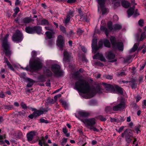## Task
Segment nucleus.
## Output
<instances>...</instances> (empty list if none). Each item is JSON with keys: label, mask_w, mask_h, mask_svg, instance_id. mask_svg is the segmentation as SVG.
Masks as SVG:
<instances>
[{"label": "nucleus", "mask_w": 146, "mask_h": 146, "mask_svg": "<svg viewBox=\"0 0 146 146\" xmlns=\"http://www.w3.org/2000/svg\"><path fill=\"white\" fill-rule=\"evenodd\" d=\"M82 68H80L79 71L74 72L72 74V78L78 81L75 84V89L78 92L79 95L82 97V76L80 75L82 72Z\"/></svg>", "instance_id": "f257e3e1"}, {"label": "nucleus", "mask_w": 146, "mask_h": 146, "mask_svg": "<svg viewBox=\"0 0 146 146\" xmlns=\"http://www.w3.org/2000/svg\"><path fill=\"white\" fill-rule=\"evenodd\" d=\"M9 35L7 34L5 37L1 39V47L3 52L6 56L10 58L12 54L11 50V44L8 41Z\"/></svg>", "instance_id": "f03ea898"}, {"label": "nucleus", "mask_w": 146, "mask_h": 146, "mask_svg": "<svg viewBox=\"0 0 146 146\" xmlns=\"http://www.w3.org/2000/svg\"><path fill=\"white\" fill-rule=\"evenodd\" d=\"M92 86H90L88 82L84 83L83 78V98L88 99L90 98L91 91H92Z\"/></svg>", "instance_id": "7ed1b4c3"}, {"label": "nucleus", "mask_w": 146, "mask_h": 146, "mask_svg": "<svg viewBox=\"0 0 146 146\" xmlns=\"http://www.w3.org/2000/svg\"><path fill=\"white\" fill-rule=\"evenodd\" d=\"M49 110L48 107L42 108V110H37V112H33L32 113L29 115L28 117L31 119H33V118L36 119L38 117L40 116L42 114L45 113Z\"/></svg>", "instance_id": "20e7f679"}, {"label": "nucleus", "mask_w": 146, "mask_h": 146, "mask_svg": "<svg viewBox=\"0 0 146 146\" xmlns=\"http://www.w3.org/2000/svg\"><path fill=\"white\" fill-rule=\"evenodd\" d=\"M30 68L34 71H38L42 69V62L40 61L36 60L29 64Z\"/></svg>", "instance_id": "39448f33"}, {"label": "nucleus", "mask_w": 146, "mask_h": 146, "mask_svg": "<svg viewBox=\"0 0 146 146\" xmlns=\"http://www.w3.org/2000/svg\"><path fill=\"white\" fill-rule=\"evenodd\" d=\"M51 69L52 71L57 76L60 77L62 76L63 73L62 71L60 70V67L59 65L56 64L52 65Z\"/></svg>", "instance_id": "423d86ee"}, {"label": "nucleus", "mask_w": 146, "mask_h": 146, "mask_svg": "<svg viewBox=\"0 0 146 146\" xmlns=\"http://www.w3.org/2000/svg\"><path fill=\"white\" fill-rule=\"evenodd\" d=\"M102 93V89L99 85H96L95 86H92V91H91L90 96L91 98L95 96L97 93L101 94Z\"/></svg>", "instance_id": "0eeeda50"}, {"label": "nucleus", "mask_w": 146, "mask_h": 146, "mask_svg": "<svg viewBox=\"0 0 146 146\" xmlns=\"http://www.w3.org/2000/svg\"><path fill=\"white\" fill-rule=\"evenodd\" d=\"M23 35L19 30H17L12 36V40L14 42H20L23 40Z\"/></svg>", "instance_id": "6e6552de"}, {"label": "nucleus", "mask_w": 146, "mask_h": 146, "mask_svg": "<svg viewBox=\"0 0 146 146\" xmlns=\"http://www.w3.org/2000/svg\"><path fill=\"white\" fill-rule=\"evenodd\" d=\"M65 44V42L64 40L63 37L61 35H58V39L56 42L57 46L60 49L62 50Z\"/></svg>", "instance_id": "1a4fd4ad"}, {"label": "nucleus", "mask_w": 146, "mask_h": 146, "mask_svg": "<svg viewBox=\"0 0 146 146\" xmlns=\"http://www.w3.org/2000/svg\"><path fill=\"white\" fill-rule=\"evenodd\" d=\"M125 105V102L123 101H121L119 104L113 106L112 109L114 111L121 110L124 108Z\"/></svg>", "instance_id": "9d476101"}, {"label": "nucleus", "mask_w": 146, "mask_h": 146, "mask_svg": "<svg viewBox=\"0 0 146 146\" xmlns=\"http://www.w3.org/2000/svg\"><path fill=\"white\" fill-rule=\"evenodd\" d=\"M83 123L86 124L90 127L94 126L96 123V120L94 118L86 119H84V121L83 120Z\"/></svg>", "instance_id": "9b49d317"}, {"label": "nucleus", "mask_w": 146, "mask_h": 146, "mask_svg": "<svg viewBox=\"0 0 146 146\" xmlns=\"http://www.w3.org/2000/svg\"><path fill=\"white\" fill-rule=\"evenodd\" d=\"M125 130H127V132L125 133V139H130L131 140H132V138L133 137L132 130L131 129H127Z\"/></svg>", "instance_id": "f8f14e48"}, {"label": "nucleus", "mask_w": 146, "mask_h": 146, "mask_svg": "<svg viewBox=\"0 0 146 146\" xmlns=\"http://www.w3.org/2000/svg\"><path fill=\"white\" fill-rule=\"evenodd\" d=\"M36 132L34 131H31L27 133L26 137L27 141L29 142L31 141L34 136L36 135Z\"/></svg>", "instance_id": "ddd939ff"}, {"label": "nucleus", "mask_w": 146, "mask_h": 146, "mask_svg": "<svg viewBox=\"0 0 146 146\" xmlns=\"http://www.w3.org/2000/svg\"><path fill=\"white\" fill-rule=\"evenodd\" d=\"M103 84L107 90L113 93V91H115L114 90L115 84L114 86H113L111 84H107L105 83H103Z\"/></svg>", "instance_id": "4468645a"}, {"label": "nucleus", "mask_w": 146, "mask_h": 146, "mask_svg": "<svg viewBox=\"0 0 146 146\" xmlns=\"http://www.w3.org/2000/svg\"><path fill=\"white\" fill-rule=\"evenodd\" d=\"M114 90L115 91H113V93L118 94L121 95L123 94V89L117 85L115 84Z\"/></svg>", "instance_id": "2eb2a0df"}, {"label": "nucleus", "mask_w": 146, "mask_h": 146, "mask_svg": "<svg viewBox=\"0 0 146 146\" xmlns=\"http://www.w3.org/2000/svg\"><path fill=\"white\" fill-rule=\"evenodd\" d=\"M106 0H97L98 4L100 6V7L103 11V13H105L106 11V9L104 7L105 4Z\"/></svg>", "instance_id": "dca6fc26"}, {"label": "nucleus", "mask_w": 146, "mask_h": 146, "mask_svg": "<svg viewBox=\"0 0 146 146\" xmlns=\"http://www.w3.org/2000/svg\"><path fill=\"white\" fill-rule=\"evenodd\" d=\"M34 21V20L30 18V17H25L21 19L20 20L21 23H24L25 24H29L31 22Z\"/></svg>", "instance_id": "f3484780"}, {"label": "nucleus", "mask_w": 146, "mask_h": 146, "mask_svg": "<svg viewBox=\"0 0 146 146\" xmlns=\"http://www.w3.org/2000/svg\"><path fill=\"white\" fill-rule=\"evenodd\" d=\"M73 115L80 121L82 122V111L79 110H77L76 113Z\"/></svg>", "instance_id": "a211bd4d"}, {"label": "nucleus", "mask_w": 146, "mask_h": 146, "mask_svg": "<svg viewBox=\"0 0 146 146\" xmlns=\"http://www.w3.org/2000/svg\"><path fill=\"white\" fill-rule=\"evenodd\" d=\"M135 9V7L133 6L132 7L129 8L127 11V17L128 18L130 17L134 13Z\"/></svg>", "instance_id": "6ab92c4d"}, {"label": "nucleus", "mask_w": 146, "mask_h": 146, "mask_svg": "<svg viewBox=\"0 0 146 146\" xmlns=\"http://www.w3.org/2000/svg\"><path fill=\"white\" fill-rule=\"evenodd\" d=\"M34 33L40 34L42 31V27L40 26H35L34 27Z\"/></svg>", "instance_id": "aec40b11"}, {"label": "nucleus", "mask_w": 146, "mask_h": 146, "mask_svg": "<svg viewBox=\"0 0 146 146\" xmlns=\"http://www.w3.org/2000/svg\"><path fill=\"white\" fill-rule=\"evenodd\" d=\"M113 48H117L119 50L123 51V45L122 42H117L116 44V46L115 47H113Z\"/></svg>", "instance_id": "412c9836"}, {"label": "nucleus", "mask_w": 146, "mask_h": 146, "mask_svg": "<svg viewBox=\"0 0 146 146\" xmlns=\"http://www.w3.org/2000/svg\"><path fill=\"white\" fill-rule=\"evenodd\" d=\"M64 61L68 62L70 61V56L69 53L67 51H64Z\"/></svg>", "instance_id": "4be33fe9"}, {"label": "nucleus", "mask_w": 146, "mask_h": 146, "mask_svg": "<svg viewBox=\"0 0 146 146\" xmlns=\"http://www.w3.org/2000/svg\"><path fill=\"white\" fill-rule=\"evenodd\" d=\"M25 30L26 32L29 34H34V27H32L30 26L27 27L25 29Z\"/></svg>", "instance_id": "5701e85b"}, {"label": "nucleus", "mask_w": 146, "mask_h": 146, "mask_svg": "<svg viewBox=\"0 0 146 146\" xmlns=\"http://www.w3.org/2000/svg\"><path fill=\"white\" fill-rule=\"evenodd\" d=\"M44 74L48 77H51L53 74L52 72L48 69H46L43 71Z\"/></svg>", "instance_id": "b1692460"}, {"label": "nucleus", "mask_w": 146, "mask_h": 146, "mask_svg": "<svg viewBox=\"0 0 146 146\" xmlns=\"http://www.w3.org/2000/svg\"><path fill=\"white\" fill-rule=\"evenodd\" d=\"M40 25L42 26H50V24L48 21L45 19H43L41 21Z\"/></svg>", "instance_id": "393cba45"}, {"label": "nucleus", "mask_w": 146, "mask_h": 146, "mask_svg": "<svg viewBox=\"0 0 146 146\" xmlns=\"http://www.w3.org/2000/svg\"><path fill=\"white\" fill-rule=\"evenodd\" d=\"M55 32L53 31L51 32L49 31H46L45 34L46 35V37L48 39H50L52 38L53 35L54 34Z\"/></svg>", "instance_id": "a878e982"}, {"label": "nucleus", "mask_w": 146, "mask_h": 146, "mask_svg": "<svg viewBox=\"0 0 146 146\" xmlns=\"http://www.w3.org/2000/svg\"><path fill=\"white\" fill-rule=\"evenodd\" d=\"M110 40L113 47H115L116 46V44L117 42H116L115 37L114 36H111L110 38Z\"/></svg>", "instance_id": "bb28decb"}, {"label": "nucleus", "mask_w": 146, "mask_h": 146, "mask_svg": "<svg viewBox=\"0 0 146 146\" xmlns=\"http://www.w3.org/2000/svg\"><path fill=\"white\" fill-rule=\"evenodd\" d=\"M115 57V55L112 51H109L107 56V58L109 60L113 59Z\"/></svg>", "instance_id": "cd10ccee"}, {"label": "nucleus", "mask_w": 146, "mask_h": 146, "mask_svg": "<svg viewBox=\"0 0 146 146\" xmlns=\"http://www.w3.org/2000/svg\"><path fill=\"white\" fill-rule=\"evenodd\" d=\"M121 4L122 6L125 8L129 7L130 5V3L128 1L125 0L122 1Z\"/></svg>", "instance_id": "c85d7f7f"}, {"label": "nucleus", "mask_w": 146, "mask_h": 146, "mask_svg": "<svg viewBox=\"0 0 146 146\" xmlns=\"http://www.w3.org/2000/svg\"><path fill=\"white\" fill-rule=\"evenodd\" d=\"M38 82H44L46 81V78L42 75L39 76L37 78Z\"/></svg>", "instance_id": "c756f323"}, {"label": "nucleus", "mask_w": 146, "mask_h": 146, "mask_svg": "<svg viewBox=\"0 0 146 146\" xmlns=\"http://www.w3.org/2000/svg\"><path fill=\"white\" fill-rule=\"evenodd\" d=\"M113 29L115 31L119 30L121 29L122 28L121 25L118 24H116L113 25Z\"/></svg>", "instance_id": "7c9ffc66"}, {"label": "nucleus", "mask_w": 146, "mask_h": 146, "mask_svg": "<svg viewBox=\"0 0 146 146\" xmlns=\"http://www.w3.org/2000/svg\"><path fill=\"white\" fill-rule=\"evenodd\" d=\"M103 42L105 46L108 48L110 47V43L108 40L104 39Z\"/></svg>", "instance_id": "2f4dec72"}, {"label": "nucleus", "mask_w": 146, "mask_h": 146, "mask_svg": "<svg viewBox=\"0 0 146 146\" xmlns=\"http://www.w3.org/2000/svg\"><path fill=\"white\" fill-rule=\"evenodd\" d=\"M139 45V44L135 43L133 47L130 49V52H132L136 51L138 49Z\"/></svg>", "instance_id": "473e14b6"}, {"label": "nucleus", "mask_w": 146, "mask_h": 146, "mask_svg": "<svg viewBox=\"0 0 146 146\" xmlns=\"http://www.w3.org/2000/svg\"><path fill=\"white\" fill-rule=\"evenodd\" d=\"M100 29L101 31L104 32L105 34L107 36L108 35L109 32L106 27L104 26H101Z\"/></svg>", "instance_id": "72a5a7b5"}, {"label": "nucleus", "mask_w": 146, "mask_h": 146, "mask_svg": "<svg viewBox=\"0 0 146 146\" xmlns=\"http://www.w3.org/2000/svg\"><path fill=\"white\" fill-rule=\"evenodd\" d=\"M60 102L62 106L65 109L68 108V104L65 101L61 100Z\"/></svg>", "instance_id": "f704fd0d"}, {"label": "nucleus", "mask_w": 146, "mask_h": 146, "mask_svg": "<svg viewBox=\"0 0 146 146\" xmlns=\"http://www.w3.org/2000/svg\"><path fill=\"white\" fill-rule=\"evenodd\" d=\"M59 28L60 30L62 32V33L65 35H67L68 33L67 32L65 27L62 25H60Z\"/></svg>", "instance_id": "c9c22d12"}, {"label": "nucleus", "mask_w": 146, "mask_h": 146, "mask_svg": "<svg viewBox=\"0 0 146 146\" xmlns=\"http://www.w3.org/2000/svg\"><path fill=\"white\" fill-rule=\"evenodd\" d=\"M4 108L5 109L7 110V111L11 110L14 109V106L13 105H5Z\"/></svg>", "instance_id": "e433bc0d"}, {"label": "nucleus", "mask_w": 146, "mask_h": 146, "mask_svg": "<svg viewBox=\"0 0 146 146\" xmlns=\"http://www.w3.org/2000/svg\"><path fill=\"white\" fill-rule=\"evenodd\" d=\"M96 118L100 119L101 121H105L106 120V119L104 117L103 115H100L97 116Z\"/></svg>", "instance_id": "4c0bfd02"}, {"label": "nucleus", "mask_w": 146, "mask_h": 146, "mask_svg": "<svg viewBox=\"0 0 146 146\" xmlns=\"http://www.w3.org/2000/svg\"><path fill=\"white\" fill-rule=\"evenodd\" d=\"M92 52L94 53H96L97 51L100 49L98 47L97 45L94 46H92Z\"/></svg>", "instance_id": "58836bf2"}, {"label": "nucleus", "mask_w": 146, "mask_h": 146, "mask_svg": "<svg viewBox=\"0 0 146 146\" xmlns=\"http://www.w3.org/2000/svg\"><path fill=\"white\" fill-rule=\"evenodd\" d=\"M89 105L91 106H95L97 103V101L95 100H92L89 102Z\"/></svg>", "instance_id": "ea45409f"}, {"label": "nucleus", "mask_w": 146, "mask_h": 146, "mask_svg": "<svg viewBox=\"0 0 146 146\" xmlns=\"http://www.w3.org/2000/svg\"><path fill=\"white\" fill-rule=\"evenodd\" d=\"M26 114V112L23 110L18 112V115L21 116L22 118H25Z\"/></svg>", "instance_id": "a19ab883"}, {"label": "nucleus", "mask_w": 146, "mask_h": 146, "mask_svg": "<svg viewBox=\"0 0 146 146\" xmlns=\"http://www.w3.org/2000/svg\"><path fill=\"white\" fill-rule=\"evenodd\" d=\"M107 27L110 31H112L113 29V26L111 22L110 21L108 23Z\"/></svg>", "instance_id": "79ce46f5"}, {"label": "nucleus", "mask_w": 146, "mask_h": 146, "mask_svg": "<svg viewBox=\"0 0 146 146\" xmlns=\"http://www.w3.org/2000/svg\"><path fill=\"white\" fill-rule=\"evenodd\" d=\"M99 59L101 61L105 62H106V59L104 57L103 55L102 54H100L99 53Z\"/></svg>", "instance_id": "37998d69"}, {"label": "nucleus", "mask_w": 146, "mask_h": 146, "mask_svg": "<svg viewBox=\"0 0 146 146\" xmlns=\"http://www.w3.org/2000/svg\"><path fill=\"white\" fill-rule=\"evenodd\" d=\"M145 37L146 38V33L145 32H143L141 35L140 40V41H143Z\"/></svg>", "instance_id": "c03bdc74"}, {"label": "nucleus", "mask_w": 146, "mask_h": 146, "mask_svg": "<svg viewBox=\"0 0 146 146\" xmlns=\"http://www.w3.org/2000/svg\"><path fill=\"white\" fill-rule=\"evenodd\" d=\"M112 109L110 106H108L105 108V111L106 113L111 112Z\"/></svg>", "instance_id": "a18cd8bd"}, {"label": "nucleus", "mask_w": 146, "mask_h": 146, "mask_svg": "<svg viewBox=\"0 0 146 146\" xmlns=\"http://www.w3.org/2000/svg\"><path fill=\"white\" fill-rule=\"evenodd\" d=\"M141 125H139L137 126H136L135 127V130L136 131V133L137 134H138L139 133V132H141V131L140 130V129L141 127Z\"/></svg>", "instance_id": "49530a36"}, {"label": "nucleus", "mask_w": 146, "mask_h": 146, "mask_svg": "<svg viewBox=\"0 0 146 146\" xmlns=\"http://www.w3.org/2000/svg\"><path fill=\"white\" fill-rule=\"evenodd\" d=\"M39 121H40V122L41 123H44L47 124L49 123V121L46 120H45L42 118L40 119H39Z\"/></svg>", "instance_id": "de8ad7c7"}, {"label": "nucleus", "mask_w": 146, "mask_h": 146, "mask_svg": "<svg viewBox=\"0 0 146 146\" xmlns=\"http://www.w3.org/2000/svg\"><path fill=\"white\" fill-rule=\"evenodd\" d=\"M20 105L22 109L24 110L27 109V106L23 102H21L20 104Z\"/></svg>", "instance_id": "09e8293b"}, {"label": "nucleus", "mask_w": 146, "mask_h": 146, "mask_svg": "<svg viewBox=\"0 0 146 146\" xmlns=\"http://www.w3.org/2000/svg\"><path fill=\"white\" fill-rule=\"evenodd\" d=\"M27 109H28L31 110L32 111H34L33 112H37V109L36 108H33L31 107L30 106H27Z\"/></svg>", "instance_id": "8fccbe9b"}, {"label": "nucleus", "mask_w": 146, "mask_h": 146, "mask_svg": "<svg viewBox=\"0 0 146 146\" xmlns=\"http://www.w3.org/2000/svg\"><path fill=\"white\" fill-rule=\"evenodd\" d=\"M71 17L68 15H67L66 16V18L65 20L64 23L65 24L68 23L70 21V19Z\"/></svg>", "instance_id": "3c124183"}, {"label": "nucleus", "mask_w": 146, "mask_h": 146, "mask_svg": "<svg viewBox=\"0 0 146 146\" xmlns=\"http://www.w3.org/2000/svg\"><path fill=\"white\" fill-rule=\"evenodd\" d=\"M89 129L90 130H93L94 131L98 132H100V130L99 129H98L94 127V126H91V127H90Z\"/></svg>", "instance_id": "603ef678"}, {"label": "nucleus", "mask_w": 146, "mask_h": 146, "mask_svg": "<svg viewBox=\"0 0 146 146\" xmlns=\"http://www.w3.org/2000/svg\"><path fill=\"white\" fill-rule=\"evenodd\" d=\"M117 119V121H118V122H122L123 121L125 120V118H124V117H121L120 116Z\"/></svg>", "instance_id": "864d4df0"}, {"label": "nucleus", "mask_w": 146, "mask_h": 146, "mask_svg": "<svg viewBox=\"0 0 146 146\" xmlns=\"http://www.w3.org/2000/svg\"><path fill=\"white\" fill-rule=\"evenodd\" d=\"M78 12L80 15V19H81L82 18V11L81 10V8H78Z\"/></svg>", "instance_id": "5fc2aeb1"}, {"label": "nucleus", "mask_w": 146, "mask_h": 146, "mask_svg": "<svg viewBox=\"0 0 146 146\" xmlns=\"http://www.w3.org/2000/svg\"><path fill=\"white\" fill-rule=\"evenodd\" d=\"M23 136V134L21 131H19L17 134V138L18 139H20Z\"/></svg>", "instance_id": "6e6d98bb"}, {"label": "nucleus", "mask_w": 146, "mask_h": 146, "mask_svg": "<svg viewBox=\"0 0 146 146\" xmlns=\"http://www.w3.org/2000/svg\"><path fill=\"white\" fill-rule=\"evenodd\" d=\"M90 115V113L88 112H86L83 111V117H88Z\"/></svg>", "instance_id": "4d7b16f0"}, {"label": "nucleus", "mask_w": 146, "mask_h": 146, "mask_svg": "<svg viewBox=\"0 0 146 146\" xmlns=\"http://www.w3.org/2000/svg\"><path fill=\"white\" fill-rule=\"evenodd\" d=\"M7 65L8 68H9L11 70L13 71H14V68L11 64L10 63H8V64H7Z\"/></svg>", "instance_id": "13d9d810"}, {"label": "nucleus", "mask_w": 146, "mask_h": 146, "mask_svg": "<svg viewBox=\"0 0 146 146\" xmlns=\"http://www.w3.org/2000/svg\"><path fill=\"white\" fill-rule=\"evenodd\" d=\"M97 45V40L96 39H93L92 41V46H96Z\"/></svg>", "instance_id": "bf43d9fd"}, {"label": "nucleus", "mask_w": 146, "mask_h": 146, "mask_svg": "<svg viewBox=\"0 0 146 146\" xmlns=\"http://www.w3.org/2000/svg\"><path fill=\"white\" fill-rule=\"evenodd\" d=\"M31 55L33 58L35 59L37 55L35 51H33L32 52Z\"/></svg>", "instance_id": "052dcab7"}, {"label": "nucleus", "mask_w": 146, "mask_h": 146, "mask_svg": "<svg viewBox=\"0 0 146 146\" xmlns=\"http://www.w3.org/2000/svg\"><path fill=\"white\" fill-rule=\"evenodd\" d=\"M124 127V126H122L121 127H119V129L118 130L117 129H116V131L119 133H120L123 130Z\"/></svg>", "instance_id": "680f3d73"}, {"label": "nucleus", "mask_w": 146, "mask_h": 146, "mask_svg": "<svg viewBox=\"0 0 146 146\" xmlns=\"http://www.w3.org/2000/svg\"><path fill=\"white\" fill-rule=\"evenodd\" d=\"M131 86L132 89H135L137 87V84L136 83L132 84Z\"/></svg>", "instance_id": "e2e57ef3"}, {"label": "nucleus", "mask_w": 146, "mask_h": 146, "mask_svg": "<svg viewBox=\"0 0 146 146\" xmlns=\"http://www.w3.org/2000/svg\"><path fill=\"white\" fill-rule=\"evenodd\" d=\"M125 141L127 143L125 144V146H128L130 144V143L131 142L132 140H131L130 139H125Z\"/></svg>", "instance_id": "0e129e2a"}, {"label": "nucleus", "mask_w": 146, "mask_h": 146, "mask_svg": "<svg viewBox=\"0 0 146 146\" xmlns=\"http://www.w3.org/2000/svg\"><path fill=\"white\" fill-rule=\"evenodd\" d=\"M146 65V61H145L144 62V63L143 64V65L142 66L140 65L139 66V67H140V70L141 71L144 68Z\"/></svg>", "instance_id": "69168bd1"}, {"label": "nucleus", "mask_w": 146, "mask_h": 146, "mask_svg": "<svg viewBox=\"0 0 146 146\" xmlns=\"http://www.w3.org/2000/svg\"><path fill=\"white\" fill-rule=\"evenodd\" d=\"M67 15H68L70 17H73L74 16V12L73 11L70 10L69 12L68 13Z\"/></svg>", "instance_id": "338daca9"}, {"label": "nucleus", "mask_w": 146, "mask_h": 146, "mask_svg": "<svg viewBox=\"0 0 146 146\" xmlns=\"http://www.w3.org/2000/svg\"><path fill=\"white\" fill-rule=\"evenodd\" d=\"M133 17H137L139 15V14L138 12V11L137 9H136L135 12V13L133 14Z\"/></svg>", "instance_id": "774afa93"}]
</instances>
